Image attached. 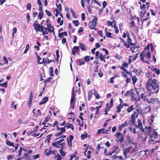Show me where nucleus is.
Instances as JSON below:
<instances>
[{
	"label": "nucleus",
	"mask_w": 160,
	"mask_h": 160,
	"mask_svg": "<svg viewBox=\"0 0 160 160\" xmlns=\"http://www.w3.org/2000/svg\"><path fill=\"white\" fill-rule=\"evenodd\" d=\"M155 74L151 72H148L145 74V78L147 80L146 89L149 92H151L152 90H154L153 93H158L159 90V83L155 79Z\"/></svg>",
	"instance_id": "f257e3e1"
},
{
	"label": "nucleus",
	"mask_w": 160,
	"mask_h": 160,
	"mask_svg": "<svg viewBox=\"0 0 160 160\" xmlns=\"http://www.w3.org/2000/svg\"><path fill=\"white\" fill-rule=\"evenodd\" d=\"M72 125V124H70V123L68 122L67 123L66 125L65 124L64 126V127L62 128H60L58 126V121L57 120L55 121L52 126L53 127L56 126L57 127V130H60V132L56 133L55 134V136L56 137H58L61 135L63 133L65 132V128L66 127L67 129H69L71 127V126Z\"/></svg>",
	"instance_id": "f03ea898"
},
{
	"label": "nucleus",
	"mask_w": 160,
	"mask_h": 160,
	"mask_svg": "<svg viewBox=\"0 0 160 160\" xmlns=\"http://www.w3.org/2000/svg\"><path fill=\"white\" fill-rule=\"evenodd\" d=\"M147 102L150 104L154 109H158L160 107V101L158 98H147Z\"/></svg>",
	"instance_id": "7ed1b4c3"
},
{
	"label": "nucleus",
	"mask_w": 160,
	"mask_h": 160,
	"mask_svg": "<svg viewBox=\"0 0 160 160\" xmlns=\"http://www.w3.org/2000/svg\"><path fill=\"white\" fill-rule=\"evenodd\" d=\"M140 60L143 62L146 63L148 64H149V62L148 61H145L144 59V57L146 60H148L150 58L151 54L150 51H148L146 50L144 51L141 52L140 55Z\"/></svg>",
	"instance_id": "20e7f679"
},
{
	"label": "nucleus",
	"mask_w": 160,
	"mask_h": 160,
	"mask_svg": "<svg viewBox=\"0 0 160 160\" xmlns=\"http://www.w3.org/2000/svg\"><path fill=\"white\" fill-rule=\"evenodd\" d=\"M141 112V109L139 108H137L133 113L131 116V122L132 124L135 122L136 119L138 117L139 113Z\"/></svg>",
	"instance_id": "39448f33"
},
{
	"label": "nucleus",
	"mask_w": 160,
	"mask_h": 160,
	"mask_svg": "<svg viewBox=\"0 0 160 160\" xmlns=\"http://www.w3.org/2000/svg\"><path fill=\"white\" fill-rule=\"evenodd\" d=\"M64 139L62 138L58 141H57L52 143V145L58 148H62L65 145V143H62L64 141Z\"/></svg>",
	"instance_id": "423d86ee"
},
{
	"label": "nucleus",
	"mask_w": 160,
	"mask_h": 160,
	"mask_svg": "<svg viewBox=\"0 0 160 160\" xmlns=\"http://www.w3.org/2000/svg\"><path fill=\"white\" fill-rule=\"evenodd\" d=\"M136 93H135V91L132 92V94L131 95V100L133 101L136 102L140 101L141 97L140 95L139 92L136 90Z\"/></svg>",
	"instance_id": "0eeeda50"
},
{
	"label": "nucleus",
	"mask_w": 160,
	"mask_h": 160,
	"mask_svg": "<svg viewBox=\"0 0 160 160\" xmlns=\"http://www.w3.org/2000/svg\"><path fill=\"white\" fill-rule=\"evenodd\" d=\"M115 136L117 142L121 143L124 141V136L121 132H117L115 135Z\"/></svg>",
	"instance_id": "6e6552de"
},
{
	"label": "nucleus",
	"mask_w": 160,
	"mask_h": 160,
	"mask_svg": "<svg viewBox=\"0 0 160 160\" xmlns=\"http://www.w3.org/2000/svg\"><path fill=\"white\" fill-rule=\"evenodd\" d=\"M97 20V18L94 16L92 21H90L89 23V26L90 29L95 30L96 29V22Z\"/></svg>",
	"instance_id": "1a4fd4ad"
},
{
	"label": "nucleus",
	"mask_w": 160,
	"mask_h": 160,
	"mask_svg": "<svg viewBox=\"0 0 160 160\" xmlns=\"http://www.w3.org/2000/svg\"><path fill=\"white\" fill-rule=\"evenodd\" d=\"M33 27L36 32H41V30H42V28H43L42 25H41L38 23V20H36L34 22Z\"/></svg>",
	"instance_id": "9d476101"
},
{
	"label": "nucleus",
	"mask_w": 160,
	"mask_h": 160,
	"mask_svg": "<svg viewBox=\"0 0 160 160\" xmlns=\"http://www.w3.org/2000/svg\"><path fill=\"white\" fill-rule=\"evenodd\" d=\"M160 142V141H154L153 139H151L149 140L148 141V143L149 145L150 146H155V148H152L151 149L152 152V153H153L155 152V150L156 149H158V146H156L155 144L156 142Z\"/></svg>",
	"instance_id": "9b49d317"
},
{
	"label": "nucleus",
	"mask_w": 160,
	"mask_h": 160,
	"mask_svg": "<svg viewBox=\"0 0 160 160\" xmlns=\"http://www.w3.org/2000/svg\"><path fill=\"white\" fill-rule=\"evenodd\" d=\"M154 118V116L153 114L151 115V118L148 120L149 126L148 127L146 126L145 128L147 129L148 132H151L152 128L151 127V126L152 125V123L153 122V120Z\"/></svg>",
	"instance_id": "f8f14e48"
},
{
	"label": "nucleus",
	"mask_w": 160,
	"mask_h": 160,
	"mask_svg": "<svg viewBox=\"0 0 160 160\" xmlns=\"http://www.w3.org/2000/svg\"><path fill=\"white\" fill-rule=\"evenodd\" d=\"M128 64L126 62H124L122 64V66L120 67V69L125 72L127 74H130V72H129L125 68H128Z\"/></svg>",
	"instance_id": "ddd939ff"
},
{
	"label": "nucleus",
	"mask_w": 160,
	"mask_h": 160,
	"mask_svg": "<svg viewBox=\"0 0 160 160\" xmlns=\"http://www.w3.org/2000/svg\"><path fill=\"white\" fill-rule=\"evenodd\" d=\"M131 76L132 78V83L133 85H134L138 81V79L135 75H132V72H130V74H128Z\"/></svg>",
	"instance_id": "4468645a"
},
{
	"label": "nucleus",
	"mask_w": 160,
	"mask_h": 160,
	"mask_svg": "<svg viewBox=\"0 0 160 160\" xmlns=\"http://www.w3.org/2000/svg\"><path fill=\"white\" fill-rule=\"evenodd\" d=\"M127 37L128 38V41H127V42L129 43V44H130V45L133 46H135L136 45V43H133L132 42V39L131 38L129 35V33L128 31L127 32Z\"/></svg>",
	"instance_id": "2eb2a0df"
},
{
	"label": "nucleus",
	"mask_w": 160,
	"mask_h": 160,
	"mask_svg": "<svg viewBox=\"0 0 160 160\" xmlns=\"http://www.w3.org/2000/svg\"><path fill=\"white\" fill-rule=\"evenodd\" d=\"M111 127H110L108 129H105L104 128H102L101 129L98 130V133L99 134L102 133L103 134L106 133L107 132H108L111 129Z\"/></svg>",
	"instance_id": "dca6fc26"
},
{
	"label": "nucleus",
	"mask_w": 160,
	"mask_h": 160,
	"mask_svg": "<svg viewBox=\"0 0 160 160\" xmlns=\"http://www.w3.org/2000/svg\"><path fill=\"white\" fill-rule=\"evenodd\" d=\"M21 158L22 159H24L25 160H30V157L28 156V152H24Z\"/></svg>",
	"instance_id": "f3484780"
},
{
	"label": "nucleus",
	"mask_w": 160,
	"mask_h": 160,
	"mask_svg": "<svg viewBox=\"0 0 160 160\" xmlns=\"http://www.w3.org/2000/svg\"><path fill=\"white\" fill-rule=\"evenodd\" d=\"M131 148V147H128V148L125 149L123 151V155L124 156V159H126L127 158V154L129 153L130 152V149Z\"/></svg>",
	"instance_id": "a211bd4d"
},
{
	"label": "nucleus",
	"mask_w": 160,
	"mask_h": 160,
	"mask_svg": "<svg viewBox=\"0 0 160 160\" xmlns=\"http://www.w3.org/2000/svg\"><path fill=\"white\" fill-rule=\"evenodd\" d=\"M113 158V160L118 159V160H124V159L122 156H117L116 154H114L112 157Z\"/></svg>",
	"instance_id": "6ab92c4d"
},
{
	"label": "nucleus",
	"mask_w": 160,
	"mask_h": 160,
	"mask_svg": "<svg viewBox=\"0 0 160 160\" xmlns=\"http://www.w3.org/2000/svg\"><path fill=\"white\" fill-rule=\"evenodd\" d=\"M23 150L25 151V152H28L27 150H26L24 148H22V147H20L19 148V149L18 150V155L16 156L17 157L20 156L22 155V151Z\"/></svg>",
	"instance_id": "aec40b11"
},
{
	"label": "nucleus",
	"mask_w": 160,
	"mask_h": 160,
	"mask_svg": "<svg viewBox=\"0 0 160 160\" xmlns=\"http://www.w3.org/2000/svg\"><path fill=\"white\" fill-rule=\"evenodd\" d=\"M73 136L72 135H70L69 136V139H68V138H67L68 145H69V143H71V147H72V142L73 139Z\"/></svg>",
	"instance_id": "412c9836"
},
{
	"label": "nucleus",
	"mask_w": 160,
	"mask_h": 160,
	"mask_svg": "<svg viewBox=\"0 0 160 160\" xmlns=\"http://www.w3.org/2000/svg\"><path fill=\"white\" fill-rule=\"evenodd\" d=\"M132 92H134V90L133 89H132L130 90H128L126 92L125 95L126 96H130L132 94Z\"/></svg>",
	"instance_id": "4be33fe9"
},
{
	"label": "nucleus",
	"mask_w": 160,
	"mask_h": 160,
	"mask_svg": "<svg viewBox=\"0 0 160 160\" xmlns=\"http://www.w3.org/2000/svg\"><path fill=\"white\" fill-rule=\"evenodd\" d=\"M48 97H46L42 99V101L39 103L40 105H42L45 104L48 101Z\"/></svg>",
	"instance_id": "5701e85b"
},
{
	"label": "nucleus",
	"mask_w": 160,
	"mask_h": 160,
	"mask_svg": "<svg viewBox=\"0 0 160 160\" xmlns=\"http://www.w3.org/2000/svg\"><path fill=\"white\" fill-rule=\"evenodd\" d=\"M63 148L62 147V148H61L59 150L60 152L61 156L62 157L65 156L66 155V152L64 151H63Z\"/></svg>",
	"instance_id": "b1692460"
},
{
	"label": "nucleus",
	"mask_w": 160,
	"mask_h": 160,
	"mask_svg": "<svg viewBox=\"0 0 160 160\" xmlns=\"http://www.w3.org/2000/svg\"><path fill=\"white\" fill-rule=\"evenodd\" d=\"M119 147L118 146H114L113 147V148L112 150V153H114L115 152H117V150H118L119 151Z\"/></svg>",
	"instance_id": "393cba45"
},
{
	"label": "nucleus",
	"mask_w": 160,
	"mask_h": 160,
	"mask_svg": "<svg viewBox=\"0 0 160 160\" xmlns=\"http://www.w3.org/2000/svg\"><path fill=\"white\" fill-rule=\"evenodd\" d=\"M158 132L155 131L153 133H152L151 134L150 137L152 138H154L156 139L158 137Z\"/></svg>",
	"instance_id": "a878e982"
},
{
	"label": "nucleus",
	"mask_w": 160,
	"mask_h": 160,
	"mask_svg": "<svg viewBox=\"0 0 160 160\" xmlns=\"http://www.w3.org/2000/svg\"><path fill=\"white\" fill-rule=\"evenodd\" d=\"M38 4L39 6V11H42V5L40 0H37Z\"/></svg>",
	"instance_id": "bb28decb"
},
{
	"label": "nucleus",
	"mask_w": 160,
	"mask_h": 160,
	"mask_svg": "<svg viewBox=\"0 0 160 160\" xmlns=\"http://www.w3.org/2000/svg\"><path fill=\"white\" fill-rule=\"evenodd\" d=\"M79 46L82 50L85 51L86 48H85L84 45L82 42H79Z\"/></svg>",
	"instance_id": "cd10ccee"
},
{
	"label": "nucleus",
	"mask_w": 160,
	"mask_h": 160,
	"mask_svg": "<svg viewBox=\"0 0 160 160\" xmlns=\"http://www.w3.org/2000/svg\"><path fill=\"white\" fill-rule=\"evenodd\" d=\"M134 109H135V108H134V106L133 105H132L131 106L129 107L127 109V111L128 112L130 113Z\"/></svg>",
	"instance_id": "c85d7f7f"
},
{
	"label": "nucleus",
	"mask_w": 160,
	"mask_h": 160,
	"mask_svg": "<svg viewBox=\"0 0 160 160\" xmlns=\"http://www.w3.org/2000/svg\"><path fill=\"white\" fill-rule=\"evenodd\" d=\"M152 70L156 72L158 75H159L160 74V70L156 68H152L151 69Z\"/></svg>",
	"instance_id": "c756f323"
},
{
	"label": "nucleus",
	"mask_w": 160,
	"mask_h": 160,
	"mask_svg": "<svg viewBox=\"0 0 160 160\" xmlns=\"http://www.w3.org/2000/svg\"><path fill=\"white\" fill-rule=\"evenodd\" d=\"M93 92L92 90H91L89 92L88 95V100H90L92 98V96L93 95Z\"/></svg>",
	"instance_id": "7c9ffc66"
},
{
	"label": "nucleus",
	"mask_w": 160,
	"mask_h": 160,
	"mask_svg": "<svg viewBox=\"0 0 160 160\" xmlns=\"http://www.w3.org/2000/svg\"><path fill=\"white\" fill-rule=\"evenodd\" d=\"M6 144L9 146H12L13 147H14V144L13 142H12L11 141L8 140L6 141Z\"/></svg>",
	"instance_id": "2f4dec72"
},
{
	"label": "nucleus",
	"mask_w": 160,
	"mask_h": 160,
	"mask_svg": "<svg viewBox=\"0 0 160 160\" xmlns=\"http://www.w3.org/2000/svg\"><path fill=\"white\" fill-rule=\"evenodd\" d=\"M129 128L131 132L133 133L134 134L136 133V129L135 128L130 126L129 127Z\"/></svg>",
	"instance_id": "473e14b6"
},
{
	"label": "nucleus",
	"mask_w": 160,
	"mask_h": 160,
	"mask_svg": "<svg viewBox=\"0 0 160 160\" xmlns=\"http://www.w3.org/2000/svg\"><path fill=\"white\" fill-rule=\"evenodd\" d=\"M93 90L94 91V95L95 97L97 99H99L100 98V95L97 93L95 89H93Z\"/></svg>",
	"instance_id": "72a5a7b5"
},
{
	"label": "nucleus",
	"mask_w": 160,
	"mask_h": 160,
	"mask_svg": "<svg viewBox=\"0 0 160 160\" xmlns=\"http://www.w3.org/2000/svg\"><path fill=\"white\" fill-rule=\"evenodd\" d=\"M40 12L39 13L38 17L39 18V19L41 20L43 17V13L42 11H39Z\"/></svg>",
	"instance_id": "f704fd0d"
},
{
	"label": "nucleus",
	"mask_w": 160,
	"mask_h": 160,
	"mask_svg": "<svg viewBox=\"0 0 160 160\" xmlns=\"http://www.w3.org/2000/svg\"><path fill=\"white\" fill-rule=\"evenodd\" d=\"M61 18L59 17L58 18L57 22L58 23H59L60 25L61 26L62 25L63 23V20H62L61 21Z\"/></svg>",
	"instance_id": "c9c22d12"
},
{
	"label": "nucleus",
	"mask_w": 160,
	"mask_h": 160,
	"mask_svg": "<svg viewBox=\"0 0 160 160\" xmlns=\"http://www.w3.org/2000/svg\"><path fill=\"white\" fill-rule=\"evenodd\" d=\"M147 96L146 95L144 94V93H142L141 94V98L142 100L144 101H146L147 102V99L148 98H146Z\"/></svg>",
	"instance_id": "e433bc0d"
},
{
	"label": "nucleus",
	"mask_w": 160,
	"mask_h": 160,
	"mask_svg": "<svg viewBox=\"0 0 160 160\" xmlns=\"http://www.w3.org/2000/svg\"><path fill=\"white\" fill-rule=\"evenodd\" d=\"M98 58L102 61H103L104 62H105L106 61L105 59H103V55L102 53H100L99 54Z\"/></svg>",
	"instance_id": "4c0bfd02"
},
{
	"label": "nucleus",
	"mask_w": 160,
	"mask_h": 160,
	"mask_svg": "<svg viewBox=\"0 0 160 160\" xmlns=\"http://www.w3.org/2000/svg\"><path fill=\"white\" fill-rule=\"evenodd\" d=\"M59 124L61 126H64L66 124L65 121L64 120H62V122L61 120H60L58 121Z\"/></svg>",
	"instance_id": "58836bf2"
},
{
	"label": "nucleus",
	"mask_w": 160,
	"mask_h": 160,
	"mask_svg": "<svg viewBox=\"0 0 160 160\" xmlns=\"http://www.w3.org/2000/svg\"><path fill=\"white\" fill-rule=\"evenodd\" d=\"M72 92H73V95H74V97H72L71 98V101H70V102H71V103H73V102H74V100L75 98V93H74V88H72Z\"/></svg>",
	"instance_id": "ea45409f"
},
{
	"label": "nucleus",
	"mask_w": 160,
	"mask_h": 160,
	"mask_svg": "<svg viewBox=\"0 0 160 160\" xmlns=\"http://www.w3.org/2000/svg\"><path fill=\"white\" fill-rule=\"evenodd\" d=\"M50 69V72H49V74L52 77H53L54 76L53 74V70L52 68L50 67L49 68Z\"/></svg>",
	"instance_id": "a19ab883"
},
{
	"label": "nucleus",
	"mask_w": 160,
	"mask_h": 160,
	"mask_svg": "<svg viewBox=\"0 0 160 160\" xmlns=\"http://www.w3.org/2000/svg\"><path fill=\"white\" fill-rule=\"evenodd\" d=\"M105 35L107 38H112V37L111 36L112 35V33L110 32H106L105 33Z\"/></svg>",
	"instance_id": "79ce46f5"
},
{
	"label": "nucleus",
	"mask_w": 160,
	"mask_h": 160,
	"mask_svg": "<svg viewBox=\"0 0 160 160\" xmlns=\"http://www.w3.org/2000/svg\"><path fill=\"white\" fill-rule=\"evenodd\" d=\"M106 105V107L104 110V111H108L109 109L112 107L109 105L108 103H107Z\"/></svg>",
	"instance_id": "37998d69"
},
{
	"label": "nucleus",
	"mask_w": 160,
	"mask_h": 160,
	"mask_svg": "<svg viewBox=\"0 0 160 160\" xmlns=\"http://www.w3.org/2000/svg\"><path fill=\"white\" fill-rule=\"evenodd\" d=\"M76 153H77V151H76L71 156L70 158L69 159V160H72L73 159V158H75L76 157Z\"/></svg>",
	"instance_id": "c03bdc74"
},
{
	"label": "nucleus",
	"mask_w": 160,
	"mask_h": 160,
	"mask_svg": "<svg viewBox=\"0 0 160 160\" xmlns=\"http://www.w3.org/2000/svg\"><path fill=\"white\" fill-rule=\"evenodd\" d=\"M124 46L126 48H128L130 47V46H131L129 43H127V42H125L124 43Z\"/></svg>",
	"instance_id": "a18cd8bd"
},
{
	"label": "nucleus",
	"mask_w": 160,
	"mask_h": 160,
	"mask_svg": "<svg viewBox=\"0 0 160 160\" xmlns=\"http://www.w3.org/2000/svg\"><path fill=\"white\" fill-rule=\"evenodd\" d=\"M79 65H83L85 63V60L83 59H82V60H79Z\"/></svg>",
	"instance_id": "49530a36"
},
{
	"label": "nucleus",
	"mask_w": 160,
	"mask_h": 160,
	"mask_svg": "<svg viewBox=\"0 0 160 160\" xmlns=\"http://www.w3.org/2000/svg\"><path fill=\"white\" fill-rule=\"evenodd\" d=\"M52 78L51 77H49L47 79H45L44 81V82L45 83H47L50 82V80L52 79Z\"/></svg>",
	"instance_id": "de8ad7c7"
},
{
	"label": "nucleus",
	"mask_w": 160,
	"mask_h": 160,
	"mask_svg": "<svg viewBox=\"0 0 160 160\" xmlns=\"http://www.w3.org/2000/svg\"><path fill=\"white\" fill-rule=\"evenodd\" d=\"M87 133H86L84 134H82L81 136V138L82 140H83L85 138L87 137Z\"/></svg>",
	"instance_id": "09e8293b"
},
{
	"label": "nucleus",
	"mask_w": 160,
	"mask_h": 160,
	"mask_svg": "<svg viewBox=\"0 0 160 160\" xmlns=\"http://www.w3.org/2000/svg\"><path fill=\"white\" fill-rule=\"evenodd\" d=\"M51 149H47L45 151V153L46 155L48 156L50 155Z\"/></svg>",
	"instance_id": "8fccbe9b"
},
{
	"label": "nucleus",
	"mask_w": 160,
	"mask_h": 160,
	"mask_svg": "<svg viewBox=\"0 0 160 160\" xmlns=\"http://www.w3.org/2000/svg\"><path fill=\"white\" fill-rule=\"evenodd\" d=\"M147 12L146 11H144L143 12V10H142L141 12V18H142L144 17V16L145 13H146Z\"/></svg>",
	"instance_id": "3c124183"
},
{
	"label": "nucleus",
	"mask_w": 160,
	"mask_h": 160,
	"mask_svg": "<svg viewBox=\"0 0 160 160\" xmlns=\"http://www.w3.org/2000/svg\"><path fill=\"white\" fill-rule=\"evenodd\" d=\"M26 18L27 19V22L29 23L30 21V17L28 13H27L26 16Z\"/></svg>",
	"instance_id": "603ef678"
},
{
	"label": "nucleus",
	"mask_w": 160,
	"mask_h": 160,
	"mask_svg": "<svg viewBox=\"0 0 160 160\" xmlns=\"http://www.w3.org/2000/svg\"><path fill=\"white\" fill-rule=\"evenodd\" d=\"M72 22L74 23L76 27H77L79 24V22L78 20H73Z\"/></svg>",
	"instance_id": "864d4df0"
},
{
	"label": "nucleus",
	"mask_w": 160,
	"mask_h": 160,
	"mask_svg": "<svg viewBox=\"0 0 160 160\" xmlns=\"http://www.w3.org/2000/svg\"><path fill=\"white\" fill-rule=\"evenodd\" d=\"M106 23L107 25L108 26H111L112 27V25H113V22H111L109 21H107Z\"/></svg>",
	"instance_id": "5fc2aeb1"
},
{
	"label": "nucleus",
	"mask_w": 160,
	"mask_h": 160,
	"mask_svg": "<svg viewBox=\"0 0 160 160\" xmlns=\"http://www.w3.org/2000/svg\"><path fill=\"white\" fill-rule=\"evenodd\" d=\"M86 62H88L90 60V57L88 56H86L84 57V60Z\"/></svg>",
	"instance_id": "6e6d98bb"
},
{
	"label": "nucleus",
	"mask_w": 160,
	"mask_h": 160,
	"mask_svg": "<svg viewBox=\"0 0 160 160\" xmlns=\"http://www.w3.org/2000/svg\"><path fill=\"white\" fill-rule=\"evenodd\" d=\"M56 6L58 8L59 10V12H60L62 10V6L61 4H59L58 5L57 3L56 4Z\"/></svg>",
	"instance_id": "4d7b16f0"
},
{
	"label": "nucleus",
	"mask_w": 160,
	"mask_h": 160,
	"mask_svg": "<svg viewBox=\"0 0 160 160\" xmlns=\"http://www.w3.org/2000/svg\"><path fill=\"white\" fill-rule=\"evenodd\" d=\"M7 83L6 82H4L2 83H0V86L4 87L5 88H7Z\"/></svg>",
	"instance_id": "13d9d810"
},
{
	"label": "nucleus",
	"mask_w": 160,
	"mask_h": 160,
	"mask_svg": "<svg viewBox=\"0 0 160 160\" xmlns=\"http://www.w3.org/2000/svg\"><path fill=\"white\" fill-rule=\"evenodd\" d=\"M121 57V56H120V55L118 53H116L115 56V58L116 59H118L119 60H120Z\"/></svg>",
	"instance_id": "bf43d9fd"
},
{
	"label": "nucleus",
	"mask_w": 160,
	"mask_h": 160,
	"mask_svg": "<svg viewBox=\"0 0 160 160\" xmlns=\"http://www.w3.org/2000/svg\"><path fill=\"white\" fill-rule=\"evenodd\" d=\"M31 4L30 3H28L27 5V9L30 10L31 9Z\"/></svg>",
	"instance_id": "052dcab7"
},
{
	"label": "nucleus",
	"mask_w": 160,
	"mask_h": 160,
	"mask_svg": "<svg viewBox=\"0 0 160 160\" xmlns=\"http://www.w3.org/2000/svg\"><path fill=\"white\" fill-rule=\"evenodd\" d=\"M142 141L144 142L146 141V139L147 138V136L146 134H144L143 135V137H142Z\"/></svg>",
	"instance_id": "680f3d73"
},
{
	"label": "nucleus",
	"mask_w": 160,
	"mask_h": 160,
	"mask_svg": "<svg viewBox=\"0 0 160 160\" xmlns=\"http://www.w3.org/2000/svg\"><path fill=\"white\" fill-rule=\"evenodd\" d=\"M107 2L106 1H104L102 4V8H104L107 5Z\"/></svg>",
	"instance_id": "e2e57ef3"
},
{
	"label": "nucleus",
	"mask_w": 160,
	"mask_h": 160,
	"mask_svg": "<svg viewBox=\"0 0 160 160\" xmlns=\"http://www.w3.org/2000/svg\"><path fill=\"white\" fill-rule=\"evenodd\" d=\"M32 100V99H29L28 101V105L29 107H30L31 106Z\"/></svg>",
	"instance_id": "0e129e2a"
},
{
	"label": "nucleus",
	"mask_w": 160,
	"mask_h": 160,
	"mask_svg": "<svg viewBox=\"0 0 160 160\" xmlns=\"http://www.w3.org/2000/svg\"><path fill=\"white\" fill-rule=\"evenodd\" d=\"M29 48V45L28 44H27L26 45V48L24 51V53H27L28 51V50Z\"/></svg>",
	"instance_id": "69168bd1"
},
{
	"label": "nucleus",
	"mask_w": 160,
	"mask_h": 160,
	"mask_svg": "<svg viewBox=\"0 0 160 160\" xmlns=\"http://www.w3.org/2000/svg\"><path fill=\"white\" fill-rule=\"evenodd\" d=\"M98 75L99 77L102 78L103 75V74L102 72L101 71L100 69L99 71L98 72Z\"/></svg>",
	"instance_id": "338daca9"
},
{
	"label": "nucleus",
	"mask_w": 160,
	"mask_h": 160,
	"mask_svg": "<svg viewBox=\"0 0 160 160\" xmlns=\"http://www.w3.org/2000/svg\"><path fill=\"white\" fill-rule=\"evenodd\" d=\"M157 159L154 160H160V151L158 152L157 154Z\"/></svg>",
	"instance_id": "774afa93"
}]
</instances>
